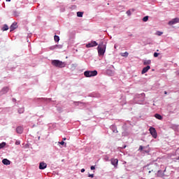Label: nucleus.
<instances>
[{
    "label": "nucleus",
    "instance_id": "a18cd8bd",
    "mask_svg": "<svg viewBox=\"0 0 179 179\" xmlns=\"http://www.w3.org/2000/svg\"><path fill=\"white\" fill-rule=\"evenodd\" d=\"M45 100H48V101H51V99H45Z\"/></svg>",
    "mask_w": 179,
    "mask_h": 179
},
{
    "label": "nucleus",
    "instance_id": "9b49d317",
    "mask_svg": "<svg viewBox=\"0 0 179 179\" xmlns=\"http://www.w3.org/2000/svg\"><path fill=\"white\" fill-rule=\"evenodd\" d=\"M15 131L17 132V134L22 135V134H23V127L22 126L17 127V128L15 129Z\"/></svg>",
    "mask_w": 179,
    "mask_h": 179
},
{
    "label": "nucleus",
    "instance_id": "aec40b11",
    "mask_svg": "<svg viewBox=\"0 0 179 179\" xmlns=\"http://www.w3.org/2000/svg\"><path fill=\"white\" fill-rule=\"evenodd\" d=\"M54 40H55V43H59V36L55 35Z\"/></svg>",
    "mask_w": 179,
    "mask_h": 179
},
{
    "label": "nucleus",
    "instance_id": "79ce46f5",
    "mask_svg": "<svg viewBox=\"0 0 179 179\" xmlns=\"http://www.w3.org/2000/svg\"><path fill=\"white\" fill-rule=\"evenodd\" d=\"M122 136H127V133H125V132H122Z\"/></svg>",
    "mask_w": 179,
    "mask_h": 179
},
{
    "label": "nucleus",
    "instance_id": "39448f33",
    "mask_svg": "<svg viewBox=\"0 0 179 179\" xmlns=\"http://www.w3.org/2000/svg\"><path fill=\"white\" fill-rule=\"evenodd\" d=\"M99 45V43H97L95 41H92L91 42L86 44L85 47L87 48H92L93 47H97Z\"/></svg>",
    "mask_w": 179,
    "mask_h": 179
},
{
    "label": "nucleus",
    "instance_id": "72a5a7b5",
    "mask_svg": "<svg viewBox=\"0 0 179 179\" xmlns=\"http://www.w3.org/2000/svg\"><path fill=\"white\" fill-rule=\"evenodd\" d=\"M88 177H90V178H93V177H94V174H88Z\"/></svg>",
    "mask_w": 179,
    "mask_h": 179
},
{
    "label": "nucleus",
    "instance_id": "2f4dec72",
    "mask_svg": "<svg viewBox=\"0 0 179 179\" xmlns=\"http://www.w3.org/2000/svg\"><path fill=\"white\" fill-rule=\"evenodd\" d=\"M50 50H57V48H56V45H52V46H50Z\"/></svg>",
    "mask_w": 179,
    "mask_h": 179
},
{
    "label": "nucleus",
    "instance_id": "a878e982",
    "mask_svg": "<svg viewBox=\"0 0 179 179\" xmlns=\"http://www.w3.org/2000/svg\"><path fill=\"white\" fill-rule=\"evenodd\" d=\"M13 15L14 16H15L16 17H17V16H19V12H17V11H16V10H14V11L13 12Z\"/></svg>",
    "mask_w": 179,
    "mask_h": 179
},
{
    "label": "nucleus",
    "instance_id": "603ef678",
    "mask_svg": "<svg viewBox=\"0 0 179 179\" xmlns=\"http://www.w3.org/2000/svg\"><path fill=\"white\" fill-rule=\"evenodd\" d=\"M157 52H159V50H157Z\"/></svg>",
    "mask_w": 179,
    "mask_h": 179
},
{
    "label": "nucleus",
    "instance_id": "bb28decb",
    "mask_svg": "<svg viewBox=\"0 0 179 179\" xmlns=\"http://www.w3.org/2000/svg\"><path fill=\"white\" fill-rule=\"evenodd\" d=\"M143 149H145V147L140 145L138 148V152H143Z\"/></svg>",
    "mask_w": 179,
    "mask_h": 179
},
{
    "label": "nucleus",
    "instance_id": "a19ab883",
    "mask_svg": "<svg viewBox=\"0 0 179 179\" xmlns=\"http://www.w3.org/2000/svg\"><path fill=\"white\" fill-rule=\"evenodd\" d=\"M108 159H109L108 157L106 156V157H105V160H106V162H108Z\"/></svg>",
    "mask_w": 179,
    "mask_h": 179
},
{
    "label": "nucleus",
    "instance_id": "c756f323",
    "mask_svg": "<svg viewBox=\"0 0 179 179\" xmlns=\"http://www.w3.org/2000/svg\"><path fill=\"white\" fill-rule=\"evenodd\" d=\"M153 55H154L155 58H157V57H159V55H160V53H157V52H154Z\"/></svg>",
    "mask_w": 179,
    "mask_h": 179
},
{
    "label": "nucleus",
    "instance_id": "09e8293b",
    "mask_svg": "<svg viewBox=\"0 0 179 179\" xmlns=\"http://www.w3.org/2000/svg\"><path fill=\"white\" fill-rule=\"evenodd\" d=\"M63 141H66V138H63Z\"/></svg>",
    "mask_w": 179,
    "mask_h": 179
},
{
    "label": "nucleus",
    "instance_id": "0eeeda50",
    "mask_svg": "<svg viewBox=\"0 0 179 179\" xmlns=\"http://www.w3.org/2000/svg\"><path fill=\"white\" fill-rule=\"evenodd\" d=\"M145 93H141V94H138L137 96L138 99H141L140 101L137 102L138 104H142V103L145 101Z\"/></svg>",
    "mask_w": 179,
    "mask_h": 179
},
{
    "label": "nucleus",
    "instance_id": "393cba45",
    "mask_svg": "<svg viewBox=\"0 0 179 179\" xmlns=\"http://www.w3.org/2000/svg\"><path fill=\"white\" fill-rule=\"evenodd\" d=\"M149 20V16L146 15L143 17V22H148Z\"/></svg>",
    "mask_w": 179,
    "mask_h": 179
},
{
    "label": "nucleus",
    "instance_id": "3c124183",
    "mask_svg": "<svg viewBox=\"0 0 179 179\" xmlns=\"http://www.w3.org/2000/svg\"><path fill=\"white\" fill-rule=\"evenodd\" d=\"M115 48H117V46L115 45Z\"/></svg>",
    "mask_w": 179,
    "mask_h": 179
},
{
    "label": "nucleus",
    "instance_id": "4c0bfd02",
    "mask_svg": "<svg viewBox=\"0 0 179 179\" xmlns=\"http://www.w3.org/2000/svg\"><path fill=\"white\" fill-rule=\"evenodd\" d=\"M143 152L144 153H149V150H143Z\"/></svg>",
    "mask_w": 179,
    "mask_h": 179
},
{
    "label": "nucleus",
    "instance_id": "7ed1b4c3",
    "mask_svg": "<svg viewBox=\"0 0 179 179\" xmlns=\"http://www.w3.org/2000/svg\"><path fill=\"white\" fill-rule=\"evenodd\" d=\"M97 73L98 72L96 70H87L84 72V76H85V78H93V76H97Z\"/></svg>",
    "mask_w": 179,
    "mask_h": 179
},
{
    "label": "nucleus",
    "instance_id": "4be33fe9",
    "mask_svg": "<svg viewBox=\"0 0 179 179\" xmlns=\"http://www.w3.org/2000/svg\"><path fill=\"white\" fill-rule=\"evenodd\" d=\"M77 16L78 17H83V12L82 11L77 12Z\"/></svg>",
    "mask_w": 179,
    "mask_h": 179
},
{
    "label": "nucleus",
    "instance_id": "c03bdc74",
    "mask_svg": "<svg viewBox=\"0 0 179 179\" xmlns=\"http://www.w3.org/2000/svg\"><path fill=\"white\" fill-rule=\"evenodd\" d=\"M130 10H131V12H134L135 10V8H132Z\"/></svg>",
    "mask_w": 179,
    "mask_h": 179
},
{
    "label": "nucleus",
    "instance_id": "f257e3e1",
    "mask_svg": "<svg viewBox=\"0 0 179 179\" xmlns=\"http://www.w3.org/2000/svg\"><path fill=\"white\" fill-rule=\"evenodd\" d=\"M107 48V43L103 42H101L96 48L98 51V55L99 57H103L104 54H106V49Z\"/></svg>",
    "mask_w": 179,
    "mask_h": 179
},
{
    "label": "nucleus",
    "instance_id": "8fccbe9b",
    "mask_svg": "<svg viewBox=\"0 0 179 179\" xmlns=\"http://www.w3.org/2000/svg\"><path fill=\"white\" fill-rule=\"evenodd\" d=\"M6 2H10V0H6Z\"/></svg>",
    "mask_w": 179,
    "mask_h": 179
},
{
    "label": "nucleus",
    "instance_id": "f8f14e48",
    "mask_svg": "<svg viewBox=\"0 0 179 179\" xmlns=\"http://www.w3.org/2000/svg\"><path fill=\"white\" fill-rule=\"evenodd\" d=\"M149 69H150V66H149V65L146 66L145 67H143L141 71L142 75H145V73H146V72H148V71H149Z\"/></svg>",
    "mask_w": 179,
    "mask_h": 179
},
{
    "label": "nucleus",
    "instance_id": "37998d69",
    "mask_svg": "<svg viewBox=\"0 0 179 179\" xmlns=\"http://www.w3.org/2000/svg\"><path fill=\"white\" fill-rule=\"evenodd\" d=\"M12 100H13V103H15L16 101V99H15V98H13Z\"/></svg>",
    "mask_w": 179,
    "mask_h": 179
},
{
    "label": "nucleus",
    "instance_id": "c9c22d12",
    "mask_svg": "<svg viewBox=\"0 0 179 179\" xmlns=\"http://www.w3.org/2000/svg\"><path fill=\"white\" fill-rule=\"evenodd\" d=\"M15 145H20V141H15Z\"/></svg>",
    "mask_w": 179,
    "mask_h": 179
},
{
    "label": "nucleus",
    "instance_id": "ea45409f",
    "mask_svg": "<svg viewBox=\"0 0 179 179\" xmlns=\"http://www.w3.org/2000/svg\"><path fill=\"white\" fill-rule=\"evenodd\" d=\"M85 169H82L80 170V172H81V173H85Z\"/></svg>",
    "mask_w": 179,
    "mask_h": 179
},
{
    "label": "nucleus",
    "instance_id": "7c9ffc66",
    "mask_svg": "<svg viewBox=\"0 0 179 179\" xmlns=\"http://www.w3.org/2000/svg\"><path fill=\"white\" fill-rule=\"evenodd\" d=\"M157 36H162L163 34L162 31H158L156 32Z\"/></svg>",
    "mask_w": 179,
    "mask_h": 179
},
{
    "label": "nucleus",
    "instance_id": "2eb2a0df",
    "mask_svg": "<svg viewBox=\"0 0 179 179\" xmlns=\"http://www.w3.org/2000/svg\"><path fill=\"white\" fill-rule=\"evenodd\" d=\"M2 163L3 164H4L5 166H9L10 164V160L5 158L2 160Z\"/></svg>",
    "mask_w": 179,
    "mask_h": 179
},
{
    "label": "nucleus",
    "instance_id": "1a4fd4ad",
    "mask_svg": "<svg viewBox=\"0 0 179 179\" xmlns=\"http://www.w3.org/2000/svg\"><path fill=\"white\" fill-rule=\"evenodd\" d=\"M47 167V164L44 162H41L39 163L38 169L39 170H45V168Z\"/></svg>",
    "mask_w": 179,
    "mask_h": 179
},
{
    "label": "nucleus",
    "instance_id": "a211bd4d",
    "mask_svg": "<svg viewBox=\"0 0 179 179\" xmlns=\"http://www.w3.org/2000/svg\"><path fill=\"white\" fill-rule=\"evenodd\" d=\"M154 117H155L157 120H163V116H162V115L159 113H156Z\"/></svg>",
    "mask_w": 179,
    "mask_h": 179
},
{
    "label": "nucleus",
    "instance_id": "9d476101",
    "mask_svg": "<svg viewBox=\"0 0 179 179\" xmlns=\"http://www.w3.org/2000/svg\"><path fill=\"white\" fill-rule=\"evenodd\" d=\"M110 163L112 166H114V167L116 168L118 166V159H112Z\"/></svg>",
    "mask_w": 179,
    "mask_h": 179
},
{
    "label": "nucleus",
    "instance_id": "cd10ccee",
    "mask_svg": "<svg viewBox=\"0 0 179 179\" xmlns=\"http://www.w3.org/2000/svg\"><path fill=\"white\" fill-rule=\"evenodd\" d=\"M56 45V50H61L62 48V45Z\"/></svg>",
    "mask_w": 179,
    "mask_h": 179
},
{
    "label": "nucleus",
    "instance_id": "20e7f679",
    "mask_svg": "<svg viewBox=\"0 0 179 179\" xmlns=\"http://www.w3.org/2000/svg\"><path fill=\"white\" fill-rule=\"evenodd\" d=\"M149 131L152 138H154V139L157 138V131H156V129L155 127H150L149 128Z\"/></svg>",
    "mask_w": 179,
    "mask_h": 179
},
{
    "label": "nucleus",
    "instance_id": "6e6552de",
    "mask_svg": "<svg viewBox=\"0 0 179 179\" xmlns=\"http://www.w3.org/2000/svg\"><path fill=\"white\" fill-rule=\"evenodd\" d=\"M9 92V87H4L2 88V90L0 91V96H2L3 94H6Z\"/></svg>",
    "mask_w": 179,
    "mask_h": 179
},
{
    "label": "nucleus",
    "instance_id": "f704fd0d",
    "mask_svg": "<svg viewBox=\"0 0 179 179\" xmlns=\"http://www.w3.org/2000/svg\"><path fill=\"white\" fill-rule=\"evenodd\" d=\"M79 104H82V103H81V102H79V101L75 102V105H76V106H79Z\"/></svg>",
    "mask_w": 179,
    "mask_h": 179
},
{
    "label": "nucleus",
    "instance_id": "6ab92c4d",
    "mask_svg": "<svg viewBox=\"0 0 179 179\" xmlns=\"http://www.w3.org/2000/svg\"><path fill=\"white\" fill-rule=\"evenodd\" d=\"M152 64V60H144L143 61V65H150Z\"/></svg>",
    "mask_w": 179,
    "mask_h": 179
},
{
    "label": "nucleus",
    "instance_id": "f3484780",
    "mask_svg": "<svg viewBox=\"0 0 179 179\" xmlns=\"http://www.w3.org/2000/svg\"><path fill=\"white\" fill-rule=\"evenodd\" d=\"M164 176V172L162 170H159L157 173V177H163Z\"/></svg>",
    "mask_w": 179,
    "mask_h": 179
},
{
    "label": "nucleus",
    "instance_id": "de8ad7c7",
    "mask_svg": "<svg viewBox=\"0 0 179 179\" xmlns=\"http://www.w3.org/2000/svg\"><path fill=\"white\" fill-rule=\"evenodd\" d=\"M164 94H167V91H164Z\"/></svg>",
    "mask_w": 179,
    "mask_h": 179
},
{
    "label": "nucleus",
    "instance_id": "473e14b6",
    "mask_svg": "<svg viewBox=\"0 0 179 179\" xmlns=\"http://www.w3.org/2000/svg\"><path fill=\"white\" fill-rule=\"evenodd\" d=\"M58 143H59V145H62V146H64V145H65V141H61V142H58Z\"/></svg>",
    "mask_w": 179,
    "mask_h": 179
},
{
    "label": "nucleus",
    "instance_id": "864d4df0",
    "mask_svg": "<svg viewBox=\"0 0 179 179\" xmlns=\"http://www.w3.org/2000/svg\"><path fill=\"white\" fill-rule=\"evenodd\" d=\"M62 162H64V159H62Z\"/></svg>",
    "mask_w": 179,
    "mask_h": 179
},
{
    "label": "nucleus",
    "instance_id": "b1692460",
    "mask_svg": "<svg viewBox=\"0 0 179 179\" xmlns=\"http://www.w3.org/2000/svg\"><path fill=\"white\" fill-rule=\"evenodd\" d=\"M6 146V143L2 142L0 143V149H3Z\"/></svg>",
    "mask_w": 179,
    "mask_h": 179
},
{
    "label": "nucleus",
    "instance_id": "49530a36",
    "mask_svg": "<svg viewBox=\"0 0 179 179\" xmlns=\"http://www.w3.org/2000/svg\"><path fill=\"white\" fill-rule=\"evenodd\" d=\"M152 171H153V170H151V171H149V174H150V173L152 172Z\"/></svg>",
    "mask_w": 179,
    "mask_h": 179
},
{
    "label": "nucleus",
    "instance_id": "423d86ee",
    "mask_svg": "<svg viewBox=\"0 0 179 179\" xmlns=\"http://www.w3.org/2000/svg\"><path fill=\"white\" fill-rule=\"evenodd\" d=\"M177 23H179V18L178 17H175V18L172 19L171 20H170L168 22V24L169 26H173V24H177Z\"/></svg>",
    "mask_w": 179,
    "mask_h": 179
},
{
    "label": "nucleus",
    "instance_id": "c85d7f7f",
    "mask_svg": "<svg viewBox=\"0 0 179 179\" xmlns=\"http://www.w3.org/2000/svg\"><path fill=\"white\" fill-rule=\"evenodd\" d=\"M127 16H131V15H132V13L131 11V10H129L126 12Z\"/></svg>",
    "mask_w": 179,
    "mask_h": 179
},
{
    "label": "nucleus",
    "instance_id": "5fc2aeb1",
    "mask_svg": "<svg viewBox=\"0 0 179 179\" xmlns=\"http://www.w3.org/2000/svg\"><path fill=\"white\" fill-rule=\"evenodd\" d=\"M75 1V0H72V1Z\"/></svg>",
    "mask_w": 179,
    "mask_h": 179
},
{
    "label": "nucleus",
    "instance_id": "e433bc0d",
    "mask_svg": "<svg viewBox=\"0 0 179 179\" xmlns=\"http://www.w3.org/2000/svg\"><path fill=\"white\" fill-rule=\"evenodd\" d=\"M90 169H91V170H95L96 169V166H91Z\"/></svg>",
    "mask_w": 179,
    "mask_h": 179
},
{
    "label": "nucleus",
    "instance_id": "f03ea898",
    "mask_svg": "<svg viewBox=\"0 0 179 179\" xmlns=\"http://www.w3.org/2000/svg\"><path fill=\"white\" fill-rule=\"evenodd\" d=\"M51 64L55 68H65L66 66V62H62L59 59H53L51 61Z\"/></svg>",
    "mask_w": 179,
    "mask_h": 179
},
{
    "label": "nucleus",
    "instance_id": "ddd939ff",
    "mask_svg": "<svg viewBox=\"0 0 179 179\" xmlns=\"http://www.w3.org/2000/svg\"><path fill=\"white\" fill-rule=\"evenodd\" d=\"M110 129H111V131L115 133V134H118V130H117V126H115V124H112L110 127Z\"/></svg>",
    "mask_w": 179,
    "mask_h": 179
},
{
    "label": "nucleus",
    "instance_id": "5701e85b",
    "mask_svg": "<svg viewBox=\"0 0 179 179\" xmlns=\"http://www.w3.org/2000/svg\"><path fill=\"white\" fill-rule=\"evenodd\" d=\"M17 111L19 114H23L24 113V108H20Z\"/></svg>",
    "mask_w": 179,
    "mask_h": 179
},
{
    "label": "nucleus",
    "instance_id": "4468645a",
    "mask_svg": "<svg viewBox=\"0 0 179 179\" xmlns=\"http://www.w3.org/2000/svg\"><path fill=\"white\" fill-rule=\"evenodd\" d=\"M17 27V22H13L10 27V31H13Z\"/></svg>",
    "mask_w": 179,
    "mask_h": 179
},
{
    "label": "nucleus",
    "instance_id": "58836bf2",
    "mask_svg": "<svg viewBox=\"0 0 179 179\" xmlns=\"http://www.w3.org/2000/svg\"><path fill=\"white\" fill-rule=\"evenodd\" d=\"M125 148H127V145H124L122 146L121 149H125Z\"/></svg>",
    "mask_w": 179,
    "mask_h": 179
},
{
    "label": "nucleus",
    "instance_id": "412c9836",
    "mask_svg": "<svg viewBox=\"0 0 179 179\" xmlns=\"http://www.w3.org/2000/svg\"><path fill=\"white\" fill-rule=\"evenodd\" d=\"M120 55L122 57H124L125 58H127V57H128V55H129V53H128V52H124L120 53Z\"/></svg>",
    "mask_w": 179,
    "mask_h": 179
},
{
    "label": "nucleus",
    "instance_id": "dca6fc26",
    "mask_svg": "<svg viewBox=\"0 0 179 179\" xmlns=\"http://www.w3.org/2000/svg\"><path fill=\"white\" fill-rule=\"evenodd\" d=\"M1 30L2 31H8V30H9V27L8 26V24H5L3 25Z\"/></svg>",
    "mask_w": 179,
    "mask_h": 179
}]
</instances>
